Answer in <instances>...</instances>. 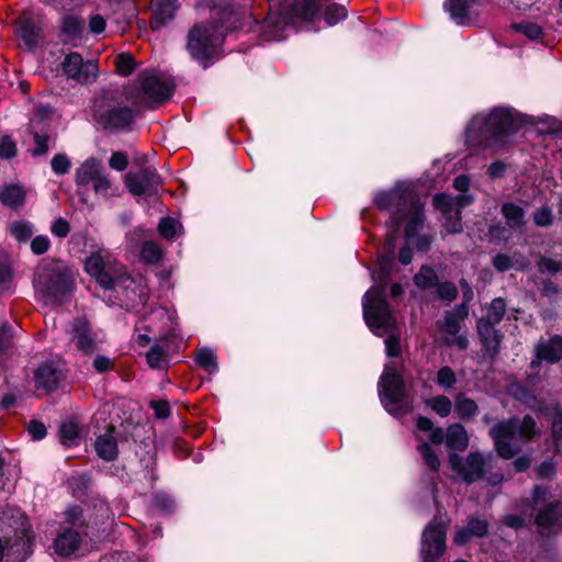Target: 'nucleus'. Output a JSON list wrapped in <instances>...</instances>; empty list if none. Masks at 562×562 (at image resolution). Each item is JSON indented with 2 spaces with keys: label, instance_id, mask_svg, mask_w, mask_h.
I'll use <instances>...</instances> for the list:
<instances>
[{
  "label": "nucleus",
  "instance_id": "7ed1b4c3",
  "mask_svg": "<svg viewBox=\"0 0 562 562\" xmlns=\"http://www.w3.org/2000/svg\"><path fill=\"white\" fill-rule=\"evenodd\" d=\"M522 121L514 111L504 108L494 109L487 115H476L467 128L469 142L498 139L515 133Z\"/></svg>",
  "mask_w": 562,
  "mask_h": 562
},
{
  "label": "nucleus",
  "instance_id": "37998d69",
  "mask_svg": "<svg viewBox=\"0 0 562 562\" xmlns=\"http://www.w3.org/2000/svg\"><path fill=\"white\" fill-rule=\"evenodd\" d=\"M417 450L422 454L425 463L428 465V468L431 471H438L440 468V461L436 454V452L432 450V448L427 443L423 442L418 446Z\"/></svg>",
  "mask_w": 562,
  "mask_h": 562
},
{
  "label": "nucleus",
  "instance_id": "13d9d810",
  "mask_svg": "<svg viewBox=\"0 0 562 562\" xmlns=\"http://www.w3.org/2000/svg\"><path fill=\"white\" fill-rule=\"evenodd\" d=\"M460 319L456 315L447 313L443 319V324L441 326V330L445 334L456 336L460 331Z\"/></svg>",
  "mask_w": 562,
  "mask_h": 562
},
{
  "label": "nucleus",
  "instance_id": "8fccbe9b",
  "mask_svg": "<svg viewBox=\"0 0 562 562\" xmlns=\"http://www.w3.org/2000/svg\"><path fill=\"white\" fill-rule=\"evenodd\" d=\"M179 223L171 217H164L158 224L160 235L166 239H172L177 234Z\"/></svg>",
  "mask_w": 562,
  "mask_h": 562
},
{
  "label": "nucleus",
  "instance_id": "c9c22d12",
  "mask_svg": "<svg viewBox=\"0 0 562 562\" xmlns=\"http://www.w3.org/2000/svg\"><path fill=\"white\" fill-rule=\"evenodd\" d=\"M147 363L153 369H164L168 366V352L160 345H154L146 355Z\"/></svg>",
  "mask_w": 562,
  "mask_h": 562
},
{
  "label": "nucleus",
  "instance_id": "4468645a",
  "mask_svg": "<svg viewBox=\"0 0 562 562\" xmlns=\"http://www.w3.org/2000/svg\"><path fill=\"white\" fill-rule=\"evenodd\" d=\"M446 551V528L442 524L431 521L424 530L420 554L424 562H435Z\"/></svg>",
  "mask_w": 562,
  "mask_h": 562
},
{
  "label": "nucleus",
  "instance_id": "49530a36",
  "mask_svg": "<svg viewBox=\"0 0 562 562\" xmlns=\"http://www.w3.org/2000/svg\"><path fill=\"white\" fill-rule=\"evenodd\" d=\"M115 66L121 76H128L135 69L134 57L128 53L120 54L115 59Z\"/></svg>",
  "mask_w": 562,
  "mask_h": 562
},
{
  "label": "nucleus",
  "instance_id": "de8ad7c7",
  "mask_svg": "<svg viewBox=\"0 0 562 562\" xmlns=\"http://www.w3.org/2000/svg\"><path fill=\"white\" fill-rule=\"evenodd\" d=\"M59 437L63 445L71 446L78 437V427L75 423H64L59 429Z\"/></svg>",
  "mask_w": 562,
  "mask_h": 562
},
{
  "label": "nucleus",
  "instance_id": "f03ea898",
  "mask_svg": "<svg viewBox=\"0 0 562 562\" xmlns=\"http://www.w3.org/2000/svg\"><path fill=\"white\" fill-rule=\"evenodd\" d=\"M363 317L375 335H387L386 355L393 358L398 357L401 355L400 333L385 300L383 288H371L367 291L363 297Z\"/></svg>",
  "mask_w": 562,
  "mask_h": 562
},
{
  "label": "nucleus",
  "instance_id": "ddd939ff",
  "mask_svg": "<svg viewBox=\"0 0 562 562\" xmlns=\"http://www.w3.org/2000/svg\"><path fill=\"white\" fill-rule=\"evenodd\" d=\"M124 183L133 195L151 196L158 193L162 180L155 168L146 167L139 171L127 172Z\"/></svg>",
  "mask_w": 562,
  "mask_h": 562
},
{
  "label": "nucleus",
  "instance_id": "a211bd4d",
  "mask_svg": "<svg viewBox=\"0 0 562 562\" xmlns=\"http://www.w3.org/2000/svg\"><path fill=\"white\" fill-rule=\"evenodd\" d=\"M414 192L408 189L395 188L391 191L380 192L374 198V204L380 210H393L392 218H401L400 214L404 211L403 205L409 201Z\"/></svg>",
  "mask_w": 562,
  "mask_h": 562
},
{
  "label": "nucleus",
  "instance_id": "c03bdc74",
  "mask_svg": "<svg viewBox=\"0 0 562 562\" xmlns=\"http://www.w3.org/2000/svg\"><path fill=\"white\" fill-rule=\"evenodd\" d=\"M443 216V227L450 234H457L462 231L461 214L458 212H441Z\"/></svg>",
  "mask_w": 562,
  "mask_h": 562
},
{
  "label": "nucleus",
  "instance_id": "a878e982",
  "mask_svg": "<svg viewBox=\"0 0 562 562\" xmlns=\"http://www.w3.org/2000/svg\"><path fill=\"white\" fill-rule=\"evenodd\" d=\"M81 540V535L78 531L66 529L55 539V551L61 557H68L79 549Z\"/></svg>",
  "mask_w": 562,
  "mask_h": 562
},
{
  "label": "nucleus",
  "instance_id": "bf43d9fd",
  "mask_svg": "<svg viewBox=\"0 0 562 562\" xmlns=\"http://www.w3.org/2000/svg\"><path fill=\"white\" fill-rule=\"evenodd\" d=\"M533 222L539 227H548L553 222L552 211L544 206L537 210L533 214Z\"/></svg>",
  "mask_w": 562,
  "mask_h": 562
},
{
  "label": "nucleus",
  "instance_id": "72a5a7b5",
  "mask_svg": "<svg viewBox=\"0 0 562 562\" xmlns=\"http://www.w3.org/2000/svg\"><path fill=\"white\" fill-rule=\"evenodd\" d=\"M502 214L506 218L507 225L513 229L519 228L525 224L524 209L512 202L502 205Z\"/></svg>",
  "mask_w": 562,
  "mask_h": 562
},
{
  "label": "nucleus",
  "instance_id": "473e14b6",
  "mask_svg": "<svg viewBox=\"0 0 562 562\" xmlns=\"http://www.w3.org/2000/svg\"><path fill=\"white\" fill-rule=\"evenodd\" d=\"M414 284L423 291L436 288L439 278L435 269L429 266H422L419 271L414 276Z\"/></svg>",
  "mask_w": 562,
  "mask_h": 562
},
{
  "label": "nucleus",
  "instance_id": "6ab92c4d",
  "mask_svg": "<svg viewBox=\"0 0 562 562\" xmlns=\"http://www.w3.org/2000/svg\"><path fill=\"white\" fill-rule=\"evenodd\" d=\"M536 525L543 536L562 531V509L559 503H551L541 509L536 517Z\"/></svg>",
  "mask_w": 562,
  "mask_h": 562
},
{
  "label": "nucleus",
  "instance_id": "5fc2aeb1",
  "mask_svg": "<svg viewBox=\"0 0 562 562\" xmlns=\"http://www.w3.org/2000/svg\"><path fill=\"white\" fill-rule=\"evenodd\" d=\"M457 378L450 367H442L437 373V383L443 387H451L456 384Z\"/></svg>",
  "mask_w": 562,
  "mask_h": 562
},
{
  "label": "nucleus",
  "instance_id": "ea45409f",
  "mask_svg": "<svg viewBox=\"0 0 562 562\" xmlns=\"http://www.w3.org/2000/svg\"><path fill=\"white\" fill-rule=\"evenodd\" d=\"M196 363L207 370L209 372H214L217 370V362L214 352L211 349L202 348L196 351L195 355Z\"/></svg>",
  "mask_w": 562,
  "mask_h": 562
},
{
  "label": "nucleus",
  "instance_id": "052dcab7",
  "mask_svg": "<svg viewBox=\"0 0 562 562\" xmlns=\"http://www.w3.org/2000/svg\"><path fill=\"white\" fill-rule=\"evenodd\" d=\"M50 247V240L46 235L35 236L31 241V250L35 255L45 254Z\"/></svg>",
  "mask_w": 562,
  "mask_h": 562
},
{
  "label": "nucleus",
  "instance_id": "4d7b16f0",
  "mask_svg": "<svg viewBox=\"0 0 562 562\" xmlns=\"http://www.w3.org/2000/svg\"><path fill=\"white\" fill-rule=\"evenodd\" d=\"M538 269L541 273H555L562 270V261L552 258L541 257L538 262Z\"/></svg>",
  "mask_w": 562,
  "mask_h": 562
},
{
  "label": "nucleus",
  "instance_id": "4be33fe9",
  "mask_svg": "<svg viewBox=\"0 0 562 562\" xmlns=\"http://www.w3.org/2000/svg\"><path fill=\"white\" fill-rule=\"evenodd\" d=\"M177 10V0H153L150 26L159 30L171 21Z\"/></svg>",
  "mask_w": 562,
  "mask_h": 562
},
{
  "label": "nucleus",
  "instance_id": "cd10ccee",
  "mask_svg": "<svg viewBox=\"0 0 562 562\" xmlns=\"http://www.w3.org/2000/svg\"><path fill=\"white\" fill-rule=\"evenodd\" d=\"M492 265L498 272H506L510 269L524 270L527 267L525 258L518 252L513 256L499 252L493 257Z\"/></svg>",
  "mask_w": 562,
  "mask_h": 562
},
{
  "label": "nucleus",
  "instance_id": "774afa93",
  "mask_svg": "<svg viewBox=\"0 0 562 562\" xmlns=\"http://www.w3.org/2000/svg\"><path fill=\"white\" fill-rule=\"evenodd\" d=\"M149 405L154 409L157 418H166L170 414V407L167 401H151Z\"/></svg>",
  "mask_w": 562,
  "mask_h": 562
},
{
  "label": "nucleus",
  "instance_id": "6e6552de",
  "mask_svg": "<svg viewBox=\"0 0 562 562\" xmlns=\"http://www.w3.org/2000/svg\"><path fill=\"white\" fill-rule=\"evenodd\" d=\"M221 43L217 30L206 24L194 25L188 34L187 47L191 56L207 67Z\"/></svg>",
  "mask_w": 562,
  "mask_h": 562
},
{
  "label": "nucleus",
  "instance_id": "09e8293b",
  "mask_svg": "<svg viewBox=\"0 0 562 562\" xmlns=\"http://www.w3.org/2000/svg\"><path fill=\"white\" fill-rule=\"evenodd\" d=\"M513 27L530 40H538L542 35L541 26L532 22L517 23Z\"/></svg>",
  "mask_w": 562,
  "mask_h": 562
},
{
  "label": "nucleus",
  "instance_id": "e433bc0d",
  "mask_svg": "<svg viewBox=\"0 0 562 562\" xmlns=\"http://www.w3.org/2000/svg\"><path fill=\"white\" fill-rule=\"evenodd\" d=\"M140 258L146 263H157L162 258V250L155 241H145L140 249Z\"/></svg>",
  "mask_w": 562,
  "mask_h": 562
},
{
  "label": "nucleus",
  "instance_id": "338daca9",
  "mask_svg": "<svg viewBox=\"0 0 562 562\" xmlns=\"http://www.w3.org/2000/svg\"><path fill=\"white\" fill-rule=\"evenodd\" d=\"M29 434L35 440H41L46 436V427L38 420H32L27 427Z\"/></svg>",
  "mask_w": 562,
  "mask_h": 562
},
{
  "label": "nucleus",
  "instance_id": "680f3d73",
  "mask_svg": "<svg viewBox=\"0 0 562 562\" xmlns=\"http://www.w3.org/2000/svg\"><path fill=\"white\" fill-rule=\"evenodd\" d=\"M109 165L115 170L123 171L128 165L127 156L122 151H115L111 155Z\"/></svg>",
  "mask_w": 562,
  "mask_h": 562
},
{
  "label": "nucleus",
  "instance_id": "f704fd0d",
  "mask_svg": "<svg viewBox=\"0 0 562 562\" xmlns=\"http://www.w3.org/2000/svg\"><path fill=\"white\" fill-rule=\"evenodd\" d=\"M479 407L476 403L464 394L456 396V413L460 419H470L476 415Z\"/></svg>",
  "mask_w": 562,
  "mask_h": 562
},
{
  "label": "nucleus",
  "instance_id": "69168bd1",
  "mask_svg": "<svg viewBox=\"0 0 562 562\" xmlns=\"http://www.w3.org/2000/svg\"><path fill=\"white\" fill-rule=\"evenodd\" d=\"M467 527L475 537H483L487 532V524L481 519L472 518Z\"/></svg>",
  "mask_w": 562,
  "mask_h": 562
},
{
  "label": "nucleus",
  "instance_id": "9b49d317",
  "mask_svg": "<svg viewBox=\"0 0 562 562\" xmlns=\"http://www.w3.org/2000/svg\"><path fill=\"white\" fill-rule=\"evenodd\" d=\"M138 86L134 102L154 106L165 102L172 93V85L156 75L143 74L137 79Z\"/></svg>",
  "mask_w": 562,
  "mask_h": 562
},
{
  "label": "nucleus",
  "instance_id": "412c9836",
  "mask_svg": "<svg viewBox=\"0 0 562 562\" xmlns=\"http://www.w3.org/2000/svg\"><path fill=\"white\" fill-rule=\"evenodd\" d=\"M495 324L479 321L476 323V330L483 348L491 357H495L501 350L503 334L495 328Z\"/></svg>",
  "mask_w": 562,
  "mask_h": 562
},
{
  "label": "nucleus",
  "instance_id": "f257e3e1",
  "mask_svg": "<svg viewBox=\"0 0 562 562\" xmlns=\"http://www.w3.org/2000/svg\"><path fill=\"white\" fill-rule=\"evenodd\" d=\"M541 434L536 419L527 414L496 423L490 430L497 456L510 460L522 451V445L531 442Z\"/></svg>",
  "mask_w": 562,
  "mask_h": 562
},
{
  "label": "nucleus",
  "instance_id": "603ef678",
  "mask_svg": "<svg viewBox=\"0 0 562 562\" xmlns=\"http://www.w3.org/2000/svg\"><path fill=\"white\" fill-rule=\"evenodd\" d=\"M50 166L56 175H65L69 171L71 161L65 154H57L52 158Z\"/></svg>",
  "mask_w": 562,
  "mask_h": 562
},
{
  "label": "nucleus",
  "instance_id": "2eb2a0df",
  "mask_svg": "<svg viewBox=\"0 0 562 562\" xmlns=\"http://www.w3.org/2000/svg\"><path fill=\"white\" fill-rule=\"evenodd\" d=\"M67 331L70 344L82 356H92L98 350L97 334L86 318H75Z\"/></svg>",
  "mask_w": 562,
  "mask_h": 562
},
{
  "label": "nucleus",
  "instance_id": "58836bf2",
  "mask_svg": "<svg viewBox=\"0 0 562 562\" xmlns=\"http://www.w3.org/2000/svg\"><path fill=\"white\" fill-rule=\"evenodd\" d=\"M33 232V226L29 222L16 221L10 224V233L19 243L29 240Z\"/></svg>",
  "mask_w": 562,
  "mask_h": 562
},
{
  "label": "nucleus",
  "instance_id": "79ce46f5",
  "mask_svg": "<svg viewBox=\"0 0 562 562\" xmlns=\"http://www.w3.org/2000/svg\"><path fill=\"white\" fill-rule=\"evenodd\" d=\"M12 338V327L8 323H4L0 329V358L11 353L13 349Z\"/></svg>",
  "mask_w": 562,
  "mask_h": 562
},
{
  "label": "nucleus",
  "instance_id": "f8f14e48",
  "mask_svg": "<svg viewBox=\"0 0 562 562\" xmlns=\"http://www.w3.org/2000/svg\"><path fill=\"white\" fill-rule=\"evenodd\" d=\"M76 184L78 192L92 187L97 194H109L112 183L108 178L102 162L95 158L85 160L76 170Z\"/></svg>",
  "mask_w": 562,
  "mask_h": 562
},
{
  "label": "nucleus",
  "instance_id": "393cba45",
  "mask_svg": "<svg viewBox=\"0 0 562 562\" xmlns=\"http://www.w3.org/2000/svg\"><path fill=\"white\" fill-rule=\"evenodd\" d=\"M328 1L329 0H295L292 12L294 16L303 21L313 22Z\"/></svg>",
  "mask_w": 562,
  "mask_h": 562
},
{
  "label": "nucleus",
  "instance_id": "a18cd8bd",
  "mask_svg": "<svg viewBox=\"0 0 562 562\" xmlns=\"http://www.w3.org/2000/svg\"><path fill=\"white\" fill-rule=\"evenodd\" d=\"M437 296L448 303L452 302L458 296V289L454 283L450 281L439 282L436 285Z\"/></svg>",
  "mask_w": 562,
  "mask_h": 562
},
{
  "label": "nucleus",
  "instance_id": "5701e85b",
  "mask_svg": "<svg viewBox=\"0 0 562 562\" xmlns=\"http://www.w3.org/2000/svg\"><path fill=\"white\" fill-rule=\"evenodd\" d=\"M473 202V196L469 194H459L450 196L449 194H436L432 199L434 206L440 212H458Z\"/></svg>",
  "mask_w": 562,
  "mask_h": 562
},
{
  "label": "nucleus",
  "instance_id": "c85d7f7f",
  "mask_svg": "<svg viewBox=\"0 0 562 562\" xmlns=\"http://www.w3.org/2000/svg\"><path fill=\"white\" fill-rule=\"evenodd\" d=\"M446 445L451 450L463 451L469 445V437L461 424H452L446 431Z\"/></svg>",
  "mask_w": 562,
  "mask_h": 562
},
{
  "label": "nucleus",
  "instance_id": "dca6fc26",
  "mask_svg": "<svg viewBox=\"0 0 562 562\" xmlns=\"http://www.w3.org/2000/svg\"><path fill=\"white\" fill-rule=\"evenodd\" d=\"M403 212L400 214L401 218H393V221L400 225L405 223V237L411 239L415 237L418 231L423 227L425 215L423 204L419 202V198L413 193L409 201L403 205Z\"/></svg>",
  "mask_w": 562,
  "mask_h": 562
},
{
  "label": "nucleus",
  "instance_id": "bb28decb",
  "mask_svg": "<svg viewBox=\"0 0 562 562\" xmlns=\"http://www.w3.org/2000/svg\"><path fill=\"white\" fill-rule=\"evenodd\" d=\"M476 0H446L445 9L450 16L461 25L470 23V10Z\"/></svg>",
  "mask_w": 562,
  "mask_h": 562
},
{
  "label": "nucleus",
  "instance_id": "0e129e2a",
  "mask_svg": "<svg viewBox=\"0 0 562 562\" xmlns=\"http://www.w3.org/2000/svg\"><path fill=\"white\" fill-rule=\"evenodd\" d=\"M92 364L95 371L99 373L108 372L114 369V361L105 356H97Z\"/></svg>",
  "mask_w": 562,
  "mask_h": 562
},
{
  "label": "nucleus",
  "instance_id": "aec40b11",
  "mask_svg": "<svg viewBox=\"0 0 562 562\" xmlns=\"http://www.w3.org/2000/svg\"><path fill=\"white\" fill-rule=\"evenodd\" d=\"M63 379V371L53 362L42 363L34 373L36 389L46 393L55 391Z\"/></svg>",
  "mask_w": 562,
  "mask_h": 562
},
{
  "label": "nucleus",
  "instance_id": "a19ab883",
  "mask_svg": "<svg viewBox=\"0 0 562 562\" xmlns=\"http://www.w3.org/2000/svg\"><path fill=\"white\" fill-rule=\"evenodd\" d=\"M427 405L440 417H447L451 413L452 403L449 397L438 395L427 401Z\"/></svg>",
  "mask_w": 562,
  "mask_h": 562
},
{
  "label": "nucleus",
  "instance_id": "39448f33",
  "mask_svg": "<svg viewBox=\"0 0 562 562\" xmlns=\"http://www.w3.org/2000/svg\"><path fill=\"white\" fill-rule=\"evenodd\" d=\"M135 115V111L116 94L104 93L95 100L94 120L110 133L131 131Z\"/></svg>",
  "mask_w": 562,
  "mask_h": 562
},
{
  "label": "nucleus",
  "instance_id": "4c0bfd02",
  "mask_svg": "<svg viewBox=\"0 0 562 562\" xmlns=\"http://www.w3.org/2000/svg\"><path fill=\"white\" fill-rule=\"evenodd\" d=\"M324 19L329 26L337 24L339 21L347 16V11L344 5L337 3L325 4Z\"/></svg>",
  "mask_w": 562,
  "mask_h": 562
},
{
  "label": "nucleus",
  "instance_id": "c756f323",
  "mask_svg": "<svg viewBox=\"0 0 562 562\" xmlns=\"http://www.w3.org/2000/svg\"><path fill=\"white\" fill-rule=\"evenodd\" d=\"M95 451L100 458L112 461L117 457L116 440L111 432L100 435L95 440Z\"/></svg>",
  "mask_w": 562,
  "mask_h": 562
},
{
  "label": "nucleus",
  "instance_id": "1a4fd4ad",
  "mask_svg": "<svg viewBox=\"0 0 562 562\" xmlns=\"http://www.w3.org/2000/svg\"><path fill=\"white\" fill-rule=\"evenodd\" d=\"M381 401L385 409L394 416L408 412V404L405 402V385L401 374L394 369L387 368L381 376Z\"/></svg>",
  "mask_w": 562,
  "mask_h": 562
},
{
  "label": "nucleus",
  "instance_id": "9d476101",
  "mask_svg": "<svg viewBox=\"0 0 562 562\" xmlns=\"http://www.w3.org/2000/svg\"><path fill=\"white\" fill-rule=\"evenodd\" d=\"M13 528V533L1 528L0 536V562H24L31 554V540L25 535L23 522Z\"/></svg>",
  "mask_w": 562,
  "mask_h": 562
},
{
  "label": "nucleus",
  "instance_id": "7c9ffc66",
  "mask_svg": "<svg viewBox=\"0 0 562 562\" xmlns=\"http://www.w3.org/2000/svg\"><path fill=\"white\" fill-rule=\"evenodd\" d=\"M0 201L8 207L21 206L25 201V191L20 186H7L0 191Z\"/></svg>",
  "mask_w": 562,
  "mask_h": 562
},
{
  "label": "nucleus",
  "instance_id": "6e6d98bb",
  "mask_svg": "<svg viewBox=\"0 0 562 562\" xmlns=\"http://www.w3.org/2000/svg\"><path fill=\"white\" fill-rule=\"evenodd\" d=\"M552 437L555 446L562 445V409L557 408L551 425Z\"/></svg>",
  "mask_w": 562,
  "mask_h": 562
},
{
  "label": "nucleus",
  "instance_id": "3c124183",
  "mask_svg": "<svg viewBox=\"0 0 562 562\" xmlns=\"http://www.w3.org/2000/svg\"><path fill=\"white\" fill-rule=\"evenodd\" d=\"M34 147L31 149L33 156H43L48 153L49 136L42 135L37 132L33 133Z\"/></svg>",
  "mask_w": 562,
  "mask_h": 562
},
{
  "label": "nucleus",
  "instance_id": "2f4dec72",
  "mask_svg": "<svg viewBox=\"0 0 562 562\" xmlns=\"http://www.w3.org/2000/svg\"><path fill=\"white\" fill-rule=\"evenodd\" d=\"M506 313V302L503 297H495L486 305L485 314L479 321H485L491 324H499Z\"/></svg>",
  "mask_w": 562,
  "mask_h": 562
},
{
  "label": "nucleus",
  "instance_id": "e2e57ef3",
  "mask_svg": "<svg viewBox=\"0 0 562 562\" xmlns=\"http://www.w3.org/2000/svg\"><path fill=\"white\" fill-rule=\"evenodd\" d=\"M50 232L59 237V238H64L66 237L69 232H70V226H69V223L63 218V217H58L52 225L50 227Z\"/></svg>",
  "mask_w": 562,
  "mask_h": 562
},
{
  "label": "nucleus",
  "instance_id": "b1692460",
  "mask_svg": "<svg viewBox=\"0 0 562 562\" xmlns=\"http://www.w3.org/2000/svg\"><path fill=\"white\" fill-rule=\"evenodd\" d=\"M535 352L549 363L559 362L562 355V336L554 335L549 340L540 339L535 346Z\"/></svg>",
  "mask_w": 562,
  "mask_h": 562
},
{
  "label": "nucleus",
  "instance_id": "423d86ee",
  "mask_svg": "<svg viewBox=\"0 0 562 562\" xmlns=\"http://www.w3.org/2000/svg\"><path fill=\"white\" fill-rule=\"evenodd\" d=\"M37 291L48 303H56L70 290V276L67 267L59 261L42 262L34 279Z\"/></svg>",
  "mask_w": 562,
  "mask_h": 562
},
{
  "label": "nucleus",
  "instance_id": "20e7f679",
  "mask_svg": "<svg viewBox=\"0 0 562 562\" xmlns=\"http://www.w3.org/2000/svg\"><path fill=\"white\" fill-rule=\"evenodd\" d=\"M452 470L468 484L485 480L488 485H497L504 480L497 459L492 452H470L465 459L452 453L449 457Z\"/></svg>",
  "mask_w": 562,
  "mask_h": 562
},
{
  "label": "nucleus",
  "instance_id": "0eeeda50",
  "mask_svg": "<svg viewBox=\"0 0 562 562\" xmlns=\"http://www.w3.org/2000/svg\"><path fill=\"white\" fill-rule=\"evenodd\" d=\"M86 270L104 289H114L124 279V267L105 249L92 252L86 260Z\"/></svg>",
  "mask_w": 562,
  "mask_h": 562
},
{
  "label": "nucleus",
  "instance_id": "864d4df0",
  "mask_svg": "<svg viewBox=\"0 0 562 562\" xmlns=\"http://www.w3.org/2000/svg\"><path fill=\"white\" fill-rule=\"evenodd\" d=\"M85 24L75 16H67L63 21V30L70 36H78L81 34Z\"/></svg>",
  "mask_w": 562,
  "mask_h": 562
},
{
  "label": "nucleus",
  "instance_id": "f3484780",
  "mask_svg": "<svg viewBox=\"0 0 562 562\" xmlns=\"http://www.w3.org/2000/svg\"><path fill=\"white\" fill-rule=\"evenodd\" d=\"M61 66L65 75L79 83H86L97 77V64L85 61L78 53L68 54Z\"/></svg>",
  "mask_w": 562,
  "mask_h": 562
}]
</instances>
